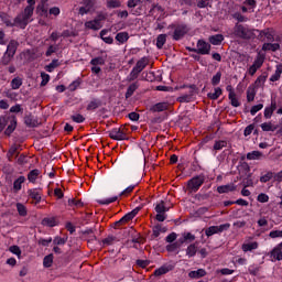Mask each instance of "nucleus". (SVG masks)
Returning <instances> with one entry per match:
<instances>
[{
  "instance_id": "1",
  "label": "nucleus",
  "mask_w": 282,
  "mask_h": 282,
  "mask_svg": "<svg viewBox=\"0 0 282 282\" xmlns=\"http://www.w3.org/2000/svg\"><path fill=\"white\" fill-rule=\"evenodd\" d=\"M256 31L257 29H250L248 24L236 23L232 29V35L235 39H241L242 41H252Z\"/></svg>"
},
{
  "instance_id": "2",
  "label": "nucleus",
  "mask_w": 282,
  "mask_h": 282,
  "mask_svg": "<svg viewBox=\"0 0 282 282\" xmlns=\"http://www.w3.org/2000/svg\"><path fill=\"white\" fill-rule=\"evenodd\" d=\"M18 119L15 115L0 116V133L4 130V135L10 138L17 131Z\"/></svg>"
},
{
  "instance_id": "3",
  "label": "nucleus",
  "mask_w": 282,
  "mask_h": 282,
  "mask_svg": "<svg viewBox=\"0 0 282 282\" xmlns=\"http://www.w3.org/2000/svg\"><path fill=\"white\" fill-rule=\"evenodd\" d=\"M169 30H173L172 39L173 41H182L191 32V28L186 23H172L169 26Z\"/></svg>"
},
{
  "instance_id": "4",
  "label": "nucleus",
  "mask_w": 282,
  "mask_h": 282,
  "mask_svg": "<svg viewBox=\"0 0 282 282\" xmlns=\"http://www.w3.org/2000/svg\"><path fill=\"white\" fill-rule=\"evenodd\" d=\"M204 182H206V174L200 173L196 176H193L187 181V189L189 193H197V191L204 186Z\"/></svg>"
},
{
  "instance_id": "5",
  "label": "nucleus",
  "mask_w": 282,
  "mask_h": 282,
  "mask_svg": "<svg viewBox=\"0 0 282 282\" xmlns=\"http://www.w3.org/2000/svg\"><path fill=\"white\" fill-rule=\"evenodd\" d=\"M256 32L258 33V41H267V43H274V29H256Z\"/></svg>"
},
{
  "instance_id": "6",
  "label": "nucleus",
  "mask_w": 282,
  "mask_h": 282,
  "mask_svg": "<svg viewBox=\"0 0 282 282\" xmlns=\"http://www.w3.org/2000/svg\"><path fill=\"white\" fill-rule=\"evenodd\" d=\"M230 228V224H224L219 226H210L205 229L206 237H213V235H219V232H224V230H228Z\"/></svg>"
},
{
  "instance_id": "7",
  "label": "nucleus",
  "mask_w": 282,
  "mask_h": 282,
  "mask_svg": "<svg viewBox=\"0 0 282 282\" xmlns=\"http://www.w3.org/2000/svg\"><path fill=\"white\" fill-rule=\"evenodd\" d=\"M83 7L79 8L78 14L85 17V14H89L91 10H94L96 6V0H83Z\"/></svg>"
},
{
  "instance_id": "8",
  "label": "nucleus",
  "mask_w": 282,
  "mask_h": 282,
  "mask_svg": "<svg viewBox=\"0 0 282 282\" xmlns=\"http://www.w3.org/2000/svg\"><path fill=\"white\" fill-rule=\"evenodd\" d=\"M196 47L197 54H200L202 56L210 54V43L206 42L205 40H198Z\"/></svg>"
},
{
  "instance_id": "9",
  "label": "nucleus",
  "mask_w": 282,
  "mask_h": 282,
  "mask_svg": "<svg viewBox=\"0 0 282 282\" xmlns=\"http://www.w3.org/2000/svg\"><path fill=\"white\" fill-rule=\"evenodd\" d=\"M108 135L111 140H129V137H126L122 130L120 128H112L110 131H108Z\"/></svg>"
},
{
  "instance_id": "10",
  "label": "nucleus",
  "mask_w": 282,
  "mask_h": 282,
  "mask_svg": "<svg viewBox=\"0 0 282 282\" xmlns=\"http://www.w3.org/2000/svg\"><path fill=\"white\" fill-rule=\"evenodd\" d=\"M274 111H276V99L274 97H271V105L264 108L265 120H270Z\"/></svg>"
},
{
  "instance_id": "11",
  "label": "nucleus",
  "mask_w": 282,
  "mask_h": 282,
  "mask_svg": "<svg viewBox=\"0 0 282 282\" xmlns=\"http://www.w3.org/2000/svg\"><path fill=\"white\" fill-rule=\"evenodd\" d=\"M24 124L30 129H34L39 127V119L34 117V115L29 113L24 116Z\"/></svg>"
},
{
  "instance_id": "12",
  "label": "nucleus",
  "mask_w": 282,
  "mask_h": 282,
  "mask_svg": "<svg viewBox=\"0 0 282 282\" xmlns=\"http://www.w3.org/2000/svg\"><path fill=\"white\" fill-rule=\"evenodd\" d=\"M28 196L33 199L34 204H41V199H42V196H41V189L39 188H31V189H28Z\"/></svg>"
},
{
  "instance_id": "13",
  "label": "nucleus",
  "mask_w": 282,
  "mask_h": 282,
  "mask_svg": "<svg viewBox=\"0 0 282 282\" xmlns=\"http://www.w3.org/2000/svg\"><path fill=\"white\" fill-rule=\"evenodd\" d=\"M175 269V265L173 264H163L159 269L154 270V276H162L164 274H169V272H172V270Z\"/></svg>"
},
{
  "instance_id": "14",
  "label": "nucleus",
  "mask_w": 282,
  "mask_h": 282,
  "mask_svg": "<svg viewBox=\"0 0 282 282\" xmlns=\"http://www.w3.org/2000/svg\"><path fill=\"white\" fill-rule=\"evenodd\" d=\"M198 245L199 242H193L187 246V248L185 249V253L188 259H193V257L197 254L199 250V247H197Z\"/></svg>"
},
{
  "instance_id": "15",
  "label": "nucleus",
  "mask_w": 282,
  "mask_h": 282,
  "mask_svg": "<svg viewBox=\"0 0 282 282\" xmlns=\"http://www.w3.org/2000/svg\"><path fill=\"white\" fill-rule=\"evenodd\" d=\"M13 28H21V30H25V28H28V23H30V21L28 19H25L23 15H18L14 20H13Z\"/></svg>"
},
{
  "instance_id": "16",
  "label": "nucleus",
  "mask_w": 282,
  "mask_h": 282,
  "mask_svg": "<svg viewBox=\"0 0 282 282\" xmlns=\"http://www.w3.org/2000/svg\"><path fill=\"white\" fill-rule=\"evenodd\" d=\"M17 50H19V42L17 40H10L4 53L9 54L10 56H14L17 54Z\"/></svg>"
},
{
  "instance_id": "17",
  "label": "nucleus",
  "mask_w": 282,
  "mask_h": 282,
  "mask_svg": "<svg viewBox=\"0 0 282 282\" xmlns=\"http://www.w3.org/2000/svg\"><path fill=\"white\" fill-rule=\"evenodd\" d=\"M139 88H140V83L134 82V83L130 84L124 94L126 100H129V98H131V96H133V94H135V91H138Z\"/></svg>"
},
{
  "instance_id": "18",
  "label": "nucleus",
  "mask_w": 282,
  "mask_h": 282,
  "mask_svg": "<svg viewBox=\"0 0 282 282\" xmlns=\"http://www.w3.org/2000/svg\"><path fill=\"white\" fill-rule=\"evenodd\" d=\"M99 107H102V100H100L99 98H93L88 102L86 111H96V109H99Z\"/></svg>"
},
{
  "instance_id": "19",
  "label": "nucleus",
  "mask_w": 282,
  "mask_h": 282,
  "mask_svg": "<svg viewBox=\"0 0 282 282\" xmlns=\"http://www.w3.org/2000/svg\"><path fill=\"white\" fill-rule=\"evenodd\" d=\"M234 191H237V185L232 183L217 187V193H219V195H224L225 193H234Z\"/></svg>"
},
{
  "instance_id": "20",
  "label": "nucleus",
  "mask_w": 282,
  "mask_h": 282,
  "mask_svg": "<svg viewBox=\"0 0 282 282\" xmlns=\"http://www.w3.org/2000/svg\"><path fill=\"white\" fill-rule=\"evenodd\" d=\"M279 50H281L280 43L267 42L262 45V52H279Z\"/></svg>"
},
{
  "instance_id": "21",
  "label": "nucleus",
  "mask_w": 282,
  "mask_h": 282,
  "mask_svg": "<svg viewBox=\"0 0 282 282\" xmlns=\"http://www.w3.org/2000/svg\"><path fill=\"white\" fill-rule=\"evenodd\" d=\"M147 65H149V57L144 56L137 62L134 67L140 74H142V72H144L147 68Z\"/></svg>"
},
{
  "instance_id": "22",
  "label": "nucleus",
  "mask_w": 282,
  "mask_h": 282,
  "mask_svg": "<svg viewBox=\"0 0 282 282\" xmlns=\"http://www.w3.org/2000/svg\"><path fill=\"white\" fill-rule=\"evenodd\" d=\"M259 248V242H245L241 246L242 252H252V250H257Z\"/></svg>"
},
{
  "instance_id": "23",
  "label": "nucleus",
  "mask_w": 282,
  "mask_h": 282,
  "mask_svg": "<svg viewBox=\"0 0 282 282\" xmlns=\"http://www.w3.org/2000/svg\"><path fill=\"white\" fill-rule=\"evenodd\" d=\"M20 148H21V145L13 144V145L9 149V151H8V153H7V156H8L9 162H12V158H14V155H15V158H19V149H20Z\"/></svg>"
},
{
  "instance_id": "24",
  "label": "nucleus",
  "mask_w": 282,
  "mask_h": 282,
  "mask_svg": "<svg viewBox=\"0 0 282 282\" xmlns=\"http://www.w3.org/2000/svg\"><path fill=\"white\" fill-rule=\"evenodd\" d=\"M23 184H25V176H19L13 182V193H19V191H21V188L23 187Z\"/></svg>"
},
{
  "instance_id": "25",
  "label": "nucleus",
  "mask_w": 282,
  "mask_h": 282,
  "mask_svg": "<svg viewBox=\"0 0 282 282\" xmlns=\"http://www.w3.org/2000/svg\"><path fill=\"white\" fill-rule=\"evenodd\" d=\"M39 175H41V171L39 169L31 170L28 174V180L31 184H36V180H39Z\"/></svg>"
},
{
  "instance_id": "26",
  "label": "nucleus",
  "mask_w": 282,
  "mask_h": 282,
  "mask_svg": "<svg viewBox=\"0 0 282 282\" xmlns=\"http://www.w3.org/2000/svg\"><path fill=\"white\" fill-rule=\"evenodd\" d=\"M109 30L104 29L100 31L99 36L104 43H107V45H112L113 44V37L107 36Z\"/></svg>"
},
{
  "instance_id": "27",
  "label": "nucleus",
  "mask_w": 282,
  "mask_h": 282,
  "mask_svg": "<svg viewBox=\"0 0 282 282\" xmlns=\"http://www.w3.org/2000/svg\"><path fill=\"white\" fill-rule=\"evenodd\" d=\"M212 45H221L224 43V34H215L208 37Z\"/></svg>"
},
{
  "instance_id": "28",
  "label": "nucleus",
  "mask_w": 282,
  "mask_h": 282,
  "mask_svg": "<svg viewBox=\"0 0 282 282\" xmlns=\"http://www.w3.org/2000/svg\"><path fill=\"white\" fill-rule=\"evenodd\" d=\"M116 41H118L119 45H124L127 41H129V33L128 32H119L116 35Z\"/></svg>"
},
{
  "instance_id": "29",
  "label": "nucleus",
  "mask_w": 282,
  "mask_h": 282,
  "mask_svg": "<svg viewBox=\"0 0 282 282\" xmlns=\"http://www.w3.org/2000/svg\"><path fill=\"white\" fill-rule=\"evenodd\" d=\"M0 19H1L2 23H4V25L7 28H14V23H13L14 20H12V18H10L8 15V13H1L0 14Z\"/></svg>"
},
{
  "instance_id": "30",
  "label": "nucleus",
  "mask_w": 282,
  "mask_h": 282,
  "mask_svg": "<svg viewBox=\"0 0 282 282\" xmlns=\"http://www.w3.org/2000/svg\"><path fill=\"white\" fill-rule=\"evenodd\" d=\"M128 221H131V219L129 218L128 214H126L123 217L112 224V228H115V230H118L120 226H122L123 224H128Z\"/></svg>"
},
{
  "instance_id": "31",
  "label": "nucleus",
  "mask_w": 282,
  "mask_h": 282,
  "mask_svg": "<svg viewBox=\"0 0 282 282\" xmlns=\"http://www.w3.org/2000/svg\"><path fill=\"white\" fill-rule=\"evenodd\" d=\"M221 94H224V90L220 87H216L214 89V93L207 94V98H209V100H218L219 96H221Z\"/></svg>"
},
{
  "instance_id": "32",
  "label": "nucleus",
  "mask_w": 282,
  "mask_h": 282,
  "mask_svg": "<svg viewBox=\"0 0 282 282\" xmlns=\"http://www.w3.org/2000/svg\"><path fill=\"white\" fill-rule=\"evenodd\" d=\"M105 63H107V55L97 56L90 61L93 66L105 65Z\"/></svg>"
},
{
  "instance_id": "33",
  "label": "nucleus",
  "mask_w": 282,
  "mask_h": 282,
  "mask_svg": "<svg viewBox=\"0 0 282 282\" xmlns=\"http://www.w3.org/2000/svg\"><path fill=\"white\" fill-rule=\"evenodd\" d=\"M182 89H189L187 95H189V98L193 100L195 97V94H197V86L195 84L192 85H183Z\"/></svg>"
},
{
  "instance_id": "34",
  "label": "nucleus",
  "mask_w": 282,
  "mask_h": 282,
  "mask_svg": "<svg viewBox=\"0 0 282 282\" xmlns=\"http://www.w3.org/2000/svg\"><path fill=\"white\" fill-rule=\"evenodd\" d=\"M263 63H265V56L259 53L252 65L256 66L258 69H261V67H263Z\"/></svg>"
},
{
  "instance_id": "35",
  "label": "nucleus",
  "mask_w": 282,
  "mask_h": 282,
  "mask_svg": "<svg viewBox=\"0 0 282 282\" xmlns=\"http://www.w3.org/2000/svg\"><path fill=\"white\" fill-rule=\"evenodd\" d=\"M169 109V105L166 102H158L154 106H152L151 111L160 112V111H166Z\"/></svg>"
},
{
  "instance_id": "36",
  "label": "nucleus",
  "mask_w": 282,
  "mask_h": 282,
  "mask_svg": "<svg viewBox=\"0 0 282 282\" xmlns=\"http://www.w3.org/2000/svg\"><path fill=\"white\" fill-rule=\"evenodd\" d=\"M206 274V270L204 269H198L196 271H191L188 273L189 279H202Z\"/></svg>"
},
{
  "instance_id": "37",
  "label": "nucleus",
  "mask_w": 282,
  "mask_h": 282,
  "mask_svg": "<svg viewBox=\"0 0 282 282\" xmlns=\"http://www.w3.org/2000/svg\"><path fill=\"white\" fill-rule=\"evenodd\" d=\"M15 208L20 217H28V207H25V205H23L22 203H17Z\"/></svg>"
},
{
  "instance_id": "38",
  "label": "nucleus",
  "mask_w": 282,
  "mask_h": 282,
  "mask_svg": "<svg viewBox=\"0 0 282 282\" xmlns=\"http://www.w3.org/2000/svg\"><path fill=\"white\" fill-rule=\"evenodd\" d=\"M113 202H118V196H113L110 198L97 199V204H99L100 206H109V204H113Z\"/></svg>"
},
{
  "instance_id": "39",
  "label": "nucleus",
  "mask_w": 282,
  "mask_h": 282,
  "mask_svg": "<svg viewBox=\"0 0 282 282\" xmlns=\"http://www.w3.org/2000/svg\"><path fill=\"white\" fill-rule=\"evenodd\" d=\"M282 65H276L274 74L270 77L271 83H276L281 78Z\"/></svg>"
},
{
  "instance_id": "40",
  "label": "nucleus",
  "mask_w": 282,
  "mask_h": 282,
  "mask_svg": "<svg viewBox=\"0 0 282 282\" xmlns=\"http://www.w3.org/2000/svg\"><path fill=\"white\" fill-rule=\"evenodd\" d=\"M265 80H268V75L264 73L260 75L254 82L257 89H259V87H263V85H265Z\"/></svg>"
},
{
  "instance_id": "41",
  "label": "nucleus",
  "mask_w": 282,
  "mask_h": 282,
  "mask_svg": "<svg viewBox=\"0 0 282 282\" xmlns=\"http://www.w3.org/2000/svg\"><path fill=\"white\" fill-rule=\"evenodd\" d=\"M43 226H47L48 228H54L56 226V218L54 217H46L42 220Z\"/></svg>"
},
{
  "instance_id": "42",
  "label": "nucleus",
  "mask_w": 282,
  "mask_h": 282,
  "mask_svg": "<svg viewBox=\"0 0 282 282\" xmlns=\"http://www.w3.org/2000/svg\"><path fill=\"white\" fill-rule=\"evenodd\" d=\"M228 147V141L226 140H218L214 143V151H221V149H226Z\"/></svg>"
},
{
  "instance_id": "43",
  "label": "nucleus",
  "mask_w": 282,
  "mask_h": 282,
  "mask_svg": "<svg viewBox=\"0 0 282 282\" xmlns=\"http://www.w3.org/2000/svg\"><path fill=\"white\" fill-rule=\"evenodd\" d=\"M154 210L158 214H166V213H169V208L164 205V200H161L159 204H156Z\"/></svg>"
},
{
  "instance_id": "44",
  "label": "nucleus",
  "mask_w": 282,
  "mask_h": 282,
  "mask_svg": "<svg viewBox=\"0 0 282 282\" xmlns=\"http://www.w3.org/2000/svg\"><path fill=\"white\" fill-rule=\"evenodd\" d=\"M166 43V34H160L156 37V47L158 50H162Z\"/></svg>"
},
{
  "instance_id": "45",
  "label": "nucleus",
  "mask_w": 282,
  "mask_h": 282,
  "mask_svg": "<svg viewBox=\"0 0 282 282\" xmlns=\"http://www.w3.org/2000/svg\"><path fill=\"white\" fill-rule=\"evenodd\" d=\"M52 263H54V254L50 253L44 257L43 265H44V268H52Z\"/></svg>"
},
{
  "instance_id": "46",
  "label": "nucleus",
  "mask_w": 282,
  "mask_h": 282,
  "mask_svg": "<svg viewBox=\"0 0 282 282\" xmlns=\"http://www.w3.org/2000/svg\"><path fill=\"white\" fill-rule=\"evenodd\" d=\"M271 258L275 259V261H282V251L281 248L275 247L272 251H271Z\"/></svg>"
},
{
  "instance_id": "47",
  "label": "nucleus",
  "mask_w": 282,
  "mask_h": 282,
  "mask_svg": "<svg viewBox=\"0 0 282 282\" xmlns=\"http://www.w3.org/2000/svg\"><path fill=\"white\" fill-rule=\"evenodd\" d=\"M138 76H140V73L137 70L135 67H133L130 74L127 76L128 83H133V80H138Z\"/></svg>"
},
{
  "instance_id": "48",
  "label": "nucleus",
  "mask_w": 282,
  "mask_h": 282,
  "mask_svg": "<svg viewBox=\"0 0 282 282\" xmlns=\"http://www.w3.org/2000/svg\"><path fill=\"white\" fill-rule=\"evenodd\" d=\"M33 14H34V7L29 4L25 7L24 13L22 17H24L25 19H28L30 21V19H32Z\"/></svg>"
},
{
  "instance_id": "49",
  "label": "nucleus",
  "mask_w": 282,
  "mask_h": 282,
  "mask_svg": "<svg viewBox=\"0 0 282 282\" xmlns=\"http://www.w3.org/2000/svg\"><path fill=\"white\" fill-rule=\"evenodd\" d=\"M21 85H23V79H21L19 77H14L11 80V89H20Z\"/></svg>"
},
{
  "instance_id": "50",
  "label": "nucleus",
  "mask_w": 282,
  "mask_h": 282,
  "mask_svg": "<svg viewBox=\"0 0 282 282\" xmlns=\"http://www.w3.org/2000/svg\"><path fill=\"white\" fill-rule=\"evenodd\" d=\"M68 206H75L76 208H83L85 206V203L83 200H76V198H69L68 199Z\"/></svg>"
},
{
  "instance_id": "51",
  "label": "nucleus",
  "mask_w": 282,
  "mask_h": 282,
  "mask_svg": "<svg viewBox=\"0 0 282 282\" xmlns=\"http://www.w3.org/2000/svg\"><path fill=\"white\" fill-rule=\"evenodd\" d=\"M57 51L58 44H51L45 52V56L50 57L52 54H56Z\"/></svg>"
},
{
  "instance_id": "52",
  "label": "nucleus",
  "mask_w": 282,
  "mask_h": 282,
  "mask_svg": "<svg viewBox=\"0 0 282 282\" xmlns=\"http://www.w3.org/2000/svg\"><path fill=\"white\" fill-rule=\"evenodd\" d=\"M13 58H14V56H12L8 53H3L2 58H1V65L8 66L9 63H12Z\"/></svg>"
},
{
  "instance_id": "53",
  "label": "nucleus",
  "mask_w": 282,
  "mask_h": 282,
  "mask_svg": "<svg viewBox=\"0 0 282 282\" xmlns=\"http://www.w3.org/2000/svg\"><path fill=\"white\" fill-rule=\"evenodd\" d=\"M59 65H61V63L58 62V59H53L48 65H46L45 69H46V72L52 73Z\"/></svg>"
},
{
  "instance_id": "54",
  "label": "nucleus",
  "mask_w": 282,
  "mask_h": 282,
  "mask_svg": "<svg viewBox=\"0 0 282 282\" xmlns=\"http://www.w3.org/2000/svg\"><path fill=\"white\" fill-rule=\"evenodd\" d=\"M231 107H241V102L237 99V94L228 95Z\"/></svg>"
},
{
  "instance_id": "55",
  "label": "nucleus",
  "mask_w": 282,
  "mask_h": 282,
  "mask_svg": "<svg viewBox=\"0 0 282 282\" xmlns=\"http://www.w3.org/2000/svg\"><path fill=\"white\" fill-rule=\"evenodd\" d=\"M107 17L102 13H99L93 21L97 24L99 29H102V21H105Z\"/></svg>"
},
{
  "instance_id": "56",
  "label": "nucleus",
  "mask_w": 282,
  "mask_h": 282,
  "mask_svg": "<svg viewBox=\"0 0 282 282\" xmlns=\"http://www.w3.org/2000/svg\"><path fill=\"white\" fill-rule=\"evenodd\" d=\"M180 243H177L176 241L175 242H170V245H167L165 247V250L167 252H177V249H180Z\"/></svg>"
},
{
  "instance_id": "57",
  "label": "nucleus",
  "mask_w": 282,
  "mask_h": 282,
  "mask_svg": "<svg viewBox=\"0 0 282 282\" xmlns=\"http://www.w3.org/2000/svg\"><path fill=\"white\" fill-rule=\"evenodd\" d=\"M70 119L73 120V122H76L77 124H83V122H85V116L80 113L70 116Z\"/></svg>"
},
{
  "instance_id": "58",
  "label": "nucleus",
  "mask_w": 282,
  "mask_h": 282,
  "mask_svg": "<svg viewBox=\"0 0 282 282\" xmlns=\"http://www.w3.org/2000/svg\"><path fill=\"white\" fill-rule=\"evenodd\" d=\"M221 83V72H217L212 78L213 87H217Z\"/></svg>"
},
{
  "instance_id": "59",
  "label": "nucleus",
  "mask_w": 282,
  "mask_h": 282,
  "mask_svg": "<svg viewBox=\"0 0 282 282\" xmlns=\"http://www.w3.org/2000/svg\"><path fill=\"white\" fill-rule=\"evenodd\" d=\"M232 19H235L236 21H238L237 23H246L248 21V19L246 18V15L239 13V12H235L232 14Z\"/></svg>"
},
{
  "instance_id": "60",
  "label": "nucleus",
  "mask_w": 282,
  "mask_h": 282,
  "mask_svg": "<svg viewBox=\"0 0 282 282\" xmlns=\"http://www.w3.org/2000/svg\"><path fill=\"white\" fill-rule=\"evenodd\" d=\"M263 155L260 151H252L247 154V160H259Z\"/></svg>"
},
{
  "instance_id": "61",
  "label": "nucleus",
  "mask_w": 282,
  "mask_h": 282,
  "mask_svg": "<svg viewBox=\"0 0 282 282\" xmlns=\"http://www.w3.org/2000/svg\"><path fill=\"white\" fill-rule=\"evenodd\" d=\"M261 129L262 131H276V127H274L272 124V122H264V123H261Z\"/></svg>"
},
{
  "instance_id": "62",
  "label": "nucleus",
  "mask_w": 282,
  "mask_h": 282,
  "mask_svg": "<svg viewBox=\"0 0 282 282\" xmlns=\"http://www.w3.org/2000/svg\"><path fill=\"white\" fill-rule=\"evenodd\" d=\"M53 243H54V246H65L67 243V237L61 238V237L56 236L53 239Z\"/></svg>"
},
{
  "instance_id": "63",
  "label": "nucleus",
  "mask_w": 282,
  "mask_h": 282,
  "mask_svg": "<svg viewBox=\"0 0 282 282\" xmlns=\"http://www.w3.org/2000/svg\"><path fill=\"white\" fill-rule=\"evenodd\" d=\"M116 241V236H108L107 238L101 240L102 246H113Z\"/></svg>"
},
{
  "instance_id": "64",
  "label": "nucleus",
  "mask_w": 282,
  "mask_h": 282,
  "mask_svg": "<svg viewBox=\"0 0 282 282\" xmlns=\"http://www.w3.org/2000/svg\"><path fill=\"white\" fill-rule=\"evenodd\" d=\"M184 240L186 241V243H194L193 241H195L196 237L195 235H193L192 232H184L183 234Z\"/></svg>"
}]
</instances>
